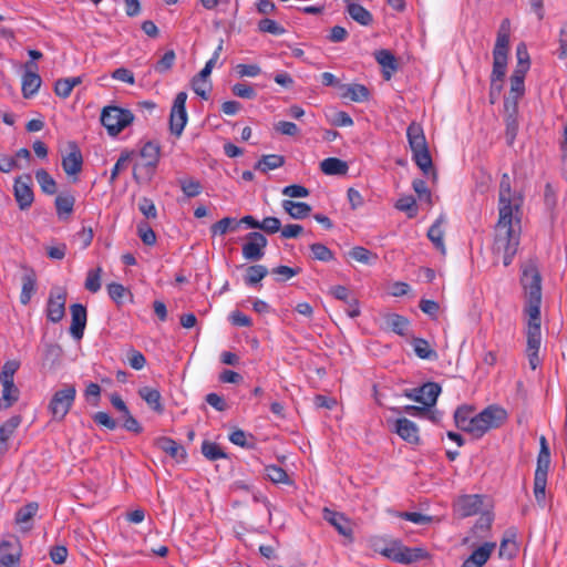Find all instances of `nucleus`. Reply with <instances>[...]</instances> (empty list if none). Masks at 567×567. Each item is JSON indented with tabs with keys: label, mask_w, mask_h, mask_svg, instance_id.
I'll return each instance as SVG.
<instances>
[{
	"label": "nucleus",
	"mask_w": 567,
	"mask_h": 567,
	"mask_svg": "<svg viewBox=\"0 0 567 567\" xmlns=\"http://www.w3.org/2000/svg\"><path fill=\"white\" fill-rule=\"evenodd\" d=\"M66 292L61 288L50 291L47 303V318L53 323L60 322L65 315Z\"/></svg>",
	"instance_id": "10"
},
{
	"label": "nucleus",
	"mask_w": 567,
	"mask_h": 567,
	"mask_svg": "<svg viewBox=\"0 0 567 567\" xmlns=\"http://www.w3.org/2000/svg\"><path fill=\"white\" fill-rule=\"evenodd\" d=\"M21 547L17 539L2 540L0 544V567H19Z\"/></svg>",
	"instance_id": "13"
},
{
	"label": "nucleus",
	"mask_w": 567,
	"mask_h": 567,
	"mask_svg": "<svg viewBox=\"0 0 567 567\" xmlns=\"http://www.w3.org/2000/svg\"><path fill=\"white\" fill-rule=\"evenodd\" d=\"M310 250L313 258L320 261H330L334 258L333 252L323 244H312Z\"/></svg>",
	"instance_id": "52"
},
{
	"label": "nucleus",
	"mask_w": 567,
	"mask_h": 567,
	"mask_svg": "<svg viewBox=\"0 0 567 567\" xmlns=\"http://www.w3.org/2000/svg\"><path fill=\"white\" fill-rule=\"evenodd\" d=\"M393 431L406 443L411 445L420 444L419 426L406 417L398 419L394 422Z\"/></svg>",
	"instance_id": "15"
},
{
	"label": "nucleus",
	"mask_w": 567,
	"mask_h": 567,
	"mask_svg": "<svg viewBox=\"0 0 567 567\" xmlns=\"http://www.w3.org/2000/svg\"><path fill=\"white\" fill-rule=\"evenodd\" d=\"M140 156L142 162L135 163L133 176L137 183L150 182L159 162V144L153 141L146 142L140 151Z\"/></svg>",
	"instance_id": "5"
},
{
	"label": "nucleus",
	"mask_w": 567,
	"mask_h": 567,
	"mask_svg": "<svg viewBox=\"0 0 567 567\" xmlns=\"http://www.w3.org/2000/svg\"><path fill=\"white\" fill-rule=\"evenodd\" d=\"M445 223V217L441 215L430 227L427 231V237L435 246L437 250L442 254H445V245H444V230L443 225Z\"/></svg>",
	"instance_id": "23"
},
{
	"label": "nucleus",
	"mask_w": 567,
	"mask_h": 567,
	"mask_svg": "<svg viewBox=\"0 0 567 567\" xmlns=\"http://www.w3.org/2000/svg\"><path fill=\"white\" fill-rule=\"evenodd\" d=\"M82 155L80 151L73 150L62 159V167L64 172L69 175H76L82 168Z\"/></svg>",
	"instance_id": "29"
},
{
	"label": "nucleus",
	"mask_w": 567,
	"mask_h": 567,
	"mask_svg": "<svg viewBox=\"0 0 567 567\" xmlns=\"http://www.w3.org/2000/svg\"><path fill=\"white\" fill-rule=\"evenodd\" d=\"M39 505L38 503H29L21 507L16 514V522L18 524L29 522L38 512Z\"/></svg>",
	"instance_id": "53"
},
{
	"label": "nucleus",
	"mask_w": 567,
	"mask_h": 567,
	"mask_svg": "<svg viewBox=\"0 0 567 567\" xmlns=\"http://www.w3.org/2000/svg\"><path fill=\"white\" fill-rule=\"evenodd\" d=\"M377 62L384 69H388L386 79H390L391 72L396 70V61L389 50H379L374 53Z\"/></svg>",
	"instance_id": "39"
},
{
	"label": "nucleus",
	"mask_w": 567,
	"mask_h": 567,
	"mask_svg": "<svg viewBox=\"0 0 567 567\" xmlns=\"http://www.w3.org/2000/svg\"><path fill=\"white\" fill-rule=\"evenodd\" d=\"M474 414H475L474 409L468 405H463V406L457 408L456 411L454 412L455 425L460 430L466 432Z\"/></svg>",
	"instance_id": "36"
},
{
	"label": "nucleus",
	"mask_w": 567,
	"mask_h": 567,
	"mask_svg": "<svg viewBox=\"0 0 567 567\" xmlns=\"http://www.w3.org/2000/svg\"><path fill=\"white\" fill-rule=\"evenodd\" d=\"M349 257L357 262L363 265H374L378 260V255L362 246H355L349 251Z\"/></svg>",
	"instance_id": "33"
},
{
	"label": "nucleus",
	"mask_w": 567,
	"mask_h": 567,
	"mask_svg": "<svg viewBox=\"0 0 567 567\" xmlns=\"http://www.w3.org/2000/svg\"><path fill=\"white\" fill-rule=\"evenodd\" d=\"M251 440H252V436L250 434H248L245 431L239 430V429L233 431L229 434V441L233 444L238 445L240 447L251 446V443H250Z\"/></svg>",
	"instance_id": "56"
},
{
	"label": "nucleus",
	"mask_w": 567,
	"mask_h": 567,
	"mask_svg": "<svg viewBox=\"0 0 567 567\" xmlns=\"http://www.w3.org/2000/svg\"><path fill=\"white\" fill-rule=\"evenodd\" d=\"M343 95L353 102H364L369 97V90L362 84H351Z\"/></svg>",
	"instance_id": "46"
},
{
	"label": "nucleus",
	"mask_w": 567,
	"mask_h": 567,
	"mask_svg": "<svg viewBox=\"0 0 567 567\" xmlns=\"http://www.w3.org/2000/svg\"><path fill=\"white\" fill-rule=\"evenodd\" d=\"M175 59L176 55L173 50L166 51L164 55L154 65V71L161 74L169 71L174 65Z\"/></svg>",
	"instance_id": "51"
},
{
	"label": "nucleus",
	"mask_w": 567,
	"mask_h": 567,
	"mask_svg": "<svg viewBox=\"0 0 567 567\" xmlns=\"http://www.w3.org/2000/svg\"><path fill=\"white\" fill-rule=\"evenodd\" d=\"M202 453L209 461H217L220 458H226L227 455L223 451V449L214 442L204 441L202 444Z\"/></svg>",
	"instance_id": "41"
},
{
	"label": "nucleus",
	"mask_w": 567,
	"mask_h": 567,
	"mask_svg": "<svg viewBox=\"0 0 567 567\" xmlns=\"http://www.w3.org/2000/svg\"><path fill=\"white\" fill-rule=\"evenodd\" d=\"M179 185H181L183 193L188 198L198 196L203 190V186H202L200 182H198L194 178L179 179Z\"/></svg>",
	"instance_id": "48"
},
{
	"label": "nucleus",
	"mask_w": 567,
	"mask_h": 567,
	"mask_svg": "<svg viewBox=\"0 0 567 567\" xmlns=\"http://www.w3.org/2000/svg\"><path fill=\"white\" fill-rule=\"evenodd\" d=\"M406 136L413 154V159L424 173H427L432 167V158L422 126L412 122L408 126Z\"/></svg>",
	"instance_id": "4"
},
{
	"label": "nucleus",
	"mask_w": 567,
	"mask_h": 567,
	"mask_svg": "<svg viewBox=\"0 0 567 567\" xmlns=\"http://www.w3.org/2000/svg\"><path fill=\"white\" fill-rule=\"evenodd\" d=\"M138 395L148 404V406L155 412H163V405L161 403V392L151 386H143L138 390Z\"/></svg>",
	"instance_id": "28"
},
{
	"label": "nucleus",
	"mask_w": 567,
	"mask_h": 567,
	"mask_svg": "<svg viewBox=\"0 0 567 567\" xmlns=\"http://www.w3.org/2000/svg\"><path fill=\"white\" fill-rule=\"evenodd\" d=\"M81 83H82L81 76L60 79L54 84V92L58 96H60L62 99H66L71 95V92L74 89V86H76Z\"/></svg>",
	"instance_id": "31"
},
{
	"label": "nucleus",
	"mask_w": 567,
	"mask_h": 567,
	"mask_svg": "<svg viewBox=\"0 0 567 567\" xmlns=\"http://www.w3.org/2000/svg\"><path fill=\"white\" fill-rule=\"evenodd\" d=\"M127 361L131 368L134 370H142L146 364L144 354L135 349L127 351Z\"/></svg>",
	"instance_id": "59"
},
{
	"label": "nucleus",
	"mask_w": 567,
	"mask_h": 567,
	"mask_svg": "<svg viewBox=\"0 0 567 567\" xmlns=\"http://www.w3.org/2000/svg\"><path fill=\"white\" fill-rule=\"evenodd\" d=\"M155 445L172 457H177L178 452L183 450L175 440L167 436L157 437Z\"/></svg>",
	"instance_id": "40"
},
{
	"label": "nucleus",
	"mask_w": 567,
	"mask_h": 567,
	"mask_svg": "<svg viewBox=\"0 0 567 567\" xmlns=\"http://www.w3.org/2000/svg\"><path fill=\"white\" fill-rule=\"evenodd\" d=\"M517 65L514 71H523L527 73L530 68V59L527 47L525 43H519L516 47Z\"/></svg>",
	"instance_id": "45"
},
{
	"label": "nucleus",
	"mask_w": 567,
	"mask_h": 567,
	"mask_svg": "<svg viewBox=\"0 0 567 567\" xmlns=\"http://www.w3.org/2000/svg\"><path fill=\"white\" fill-rule=\"evenodd\" d=\"M412 186L414 192L417 194L420 200L431 203L432 195L430 189L427 188L425 181L415 179L413 181Z\"/></svg>",
	"instance_id": "61"
},
{
	"label": "nucleus",
	"mask_w": 567,
	"mask_h": 567,
	"mask_svg": "<svg viewBox=\"0 0 567 567\" xmlns=\"http://www.w3.org/2000/svg\"><path fill=\"white\" fill-rule=\"evenodd\" d=\"M186 100L187 93L179 92L176 94L173 106L169 115V130L172 134L179 137L185 128L187 123V112H186Z\"/></svg>",
	"instance_id": "9"
},
{
	"label": "nucleus",
	"mask_w": 567,
	"mask_h": 567,
	"mask_svg": "<svg viewBox=\"0 0 567 567\" xmlns=\"http://www.w3.org/2000/svg\"><path fill=\"white\" fill-rule=\"evenodd\" d=\"M258 28L262 32H267L274 35H281L285 33L284 27L271 19H262L258 23Z\"/></svg>",
	"instance_id": "57"
},
{
	"label": "nucleus",
	"mask_w": 567,
	"mask_h": 567,
	"mask_svg": "<svg viewBox=\"0 0 567 567\" xmlns=\"http://www.w3.org/2000/svg\"><path fill=\"white\" fill-rule=\"evenodd\" d=\"M507 419L505 409L498 405H489L480 413H475L466 430L472 436L482 437L491 429L501 426Z\"/></svg>",
	"instance_id": "3"
},
{
	"label": "nucleus",
	"mask_w": 567,
	"mask_h": 567,
	"mask_svg": "<svg viewBox=\"0 0 567 567\" xmlns=\"http://www.w3.org/2000/svg\"><path fill=\"white\" fill-rule=\"evenodd\" d=\"M496 546L497 545L495 542H485L476 549H474L468 557L472 558V560H475L478 566L483 567L496 549Z\"/></svg>",
	"instance_id": "32"
},
{
	"label": "nucleus",
	"mask_w": 567,
	"mask_h": 567,
	"mask_svg": "<svg viewBox=\"0 0 567 567\" xmlns=\"http://www.w3.org/2000/svg\"><path fill=\"white\" fill-rule=\"evenodd\" d=\"M406 546L400 539L389 538L386 547L383 549V557L398 563L405 564Z\"/></svg>",
	"instance_id": "20"
},
{
	"label": "nucleus",
	"mask_w": 567,
	"mask_h": 567,
	"mask_svg": "<svg viewBox=\"0 0 567 567\" xmlns=\"http://www.w3.org/2000/svg\"><path fill=\"white\" fill-rule=\"evenodd\" d=\"M505 118L506 123V137L509 144H512L517 135L518 130V122H517V109L515 112L513 111V107H509Z\"/></svg>",
	"instance_id": "43"
},
{
	"label": "nucleus",
	"mask_w": 567,
	"mask_h": 567,
	"mask_svg": "<svg viewBox=\"0 0 567 567\" xmlns=\"http://www.w3.org/2000/svg\"><path fill=\"white\" fill-rule=\"evenodd\" d=\"M456 513L462 517H468L477 514L483 507V497L481 495H462L455 503Z\"/></svg>",
	"instance_id": "16"
},
{
	"label": "nucleus",
	"mask_w": 567,
	"mask_h": 567,
	"mask_svg": "<svg viewBox=\"0 0 567 567\" xmlns=\"http://www.w3.org/2000/svg\"><path fill=\"white\" fill-rule=\"evenodd\" d=\"M282 208L295 219H302L311 212V207L307 203L293 202L290 199L282 200Z\"/></svg>",
	"instance_id": "26"
},
{
	"label": "nucleus",
	"mask_w": 567,
	"mask_h": 567,
	"mask_svg": "<svg viewBox=\"0 0 567 567\" xmlns=\"http://www.w3.org/2000/svg\"><path fill=\"white\" fill-rule=\"evenodd\" d=\"M37 279L33 272L25 274L22 277V289L20 295V301L22 305H28L35 292Z\"/></svg>",
	"instance_id": "35"
},
{
	"label": "nucleus",
	"mask_w": 567,
	"mask_h": 567,
	"mask_svg": "<svg viewBox=\"0 0 567 567\" xmlns=\"http://www.w3.org/2000/svg\"><path fill=\"white\" fill-rule=\"evenodd\" d=\"M137 229L138 236L145 245L152 246L156 243V235L147 224H140Z\"/></svg>",
	"instance_id": "62"
},
{
	"label": "nucleus",
	"mask_w": 567,
	"mask_h": 567,
	"mask_svg": "<svg viewBox=\"0 0 567 567\" xmlns=\"http://www.w3.org/2000/svg\"><path fill=\"white\" fill-rule=\"evenodd\" d=\"M320 168L326 175H346L349 166L340 158L328 157L320 163Z\"/></svg>",
	"instance_id": "25"
},
{
	"label": "nucleus",
	"mask_w": 567,
	"mask_h": 567,
	"mask_svg": "<svg viewBox=\"0 0 567 567\" xmlns=\"http://www.w3.org/2000/svg\"><path fill=\"white\" fill-rule=\"evenodd\" d=\"M76 396V389L73 384H63L55 391L48 404V411L52 421L61 422L72 409Z\"/></svg>",
	"instance_id": "6"
},
{
	"label": "nucleus",
	"mask_w": 567,
	"mask_h": 567,
	"mask_svg": "<svg viewBox=\"0 0 567 567\" xmlns=\"http://www.w3.org/2000/svg\"><path fill=\"white\" fill-rule=\"evenodd\" d=\"M285 163V159L281 155L269 154L264 155L261 159L257 164V168H260L262 172L276 169L281 167Z\"/></svg>",
	"instance_id": "44"
},
{
	"label": "nucleus",
	"mask_w": 567,
	"mask_h": 567,
	"mask_svg": "<svg viewBox=\"0 0 567 567\" xmlns=\"http://www.w3.org/2000/svg\"><path fill=\"white\" fill-rule=\"evenodd\" d=\"M558 43V58L565 60L567 58V23L560 28Z\"/></svg>",
	"instance_id": "64"
},
{
	"label": "nucleus",
	"mask_w": 567,
	"mask_h": 567,
	"mask_svg": "<svg viewBox=\"0 0 567 567\" xmlns=\"http://www.w3.org/2000/svg\"><path fill=\"white\" fill-rule=\"evenodd\" d=\"M74 203L75 198L70 193L58 195L55 198V208L59 218H68L73 212Z\"/></svg>",
	"instance_id": "27"
},
{
	"label": "nucleus",
	"mask_w": 567,
	"mask_h": 567,
	"mask_svg": "<svg viewBox=\"0 0 567 567\" xmlns=\"http://www.w3.org/2000/svg\"><path fill=\"white\" fill-rule=\"evenodd\" d=\"M267 246V238L261 233H250L247 243L243 246V256L247 260H259L264 257V248Z\"/></svg>",
	"instance_id": "12"
},
{
	"label": "nucleus",
	"mask_w": 567,
	"mask_h": 567,
	"mask_svg": "<svg viewBox=\"0 0 567 567\" xmlns=\"http://www.w3.org/2000/svg\"><path fill=\"white\" fill-rule=\"evenodd\" d=\"M133 153L130 152H123L120 157L117 158L115 165L113 166L111 171V181L114 182L121 171L125 169L131 161V156Z\"/></svg>",
	"instance_id": "58"
},
{
	"label": "nucleus",
	"mask_w": 567,
	"mask_h": 567,
	"mask_svg": "<svg viewBox=\"0 0 567 567\" xmlns=\"http://www.w3.org/2000/svg\"><path fill=\"white\" fill-rule=\"evenodd\" d=\"M35 178L43 193L48 195H53L56 193V183L47 171H37Z\"/></svg>",
	"instance_id": "38"
},
{
	"label": "nucleus",
	"mask_w": 567,
	"mask_h": 567,
	"mask_svg": "<svg viewBox=\"0 0 567 567\" xmlns=\"http://www.w3.org/2000/svg\"><path fill=\"white\" fill-rule=\"evenodd\" d=\"M520 285L525 297V352L530 369L535 370L542 363L539 350L543 341L540 317L542 276L535 264L529 262L523 266Z\"/></svg>",
	"instance_id": "2"
},
{
	"label": "nucleus",
	"mask_w": 567,
	"mask_h": 567,
	"mask_svg": "<svg viewBox=\"0 0 567 567\" xmlns=\"http://www.w3.org/2000/svg\"><path fill=\"white\" fill-rule=\"evenodd\" d=\"M267 477L274 483H287L288 474L278 465H268L265 468Z\"/></svg>",
	"instance_id": "55"
},
{
	"label": "nucleus",
	"mask_w": 567,
	"mask_h": 567,
	"mask_svg": "<svg viewBox=\"0 0 567 567\" xmlns=\"http://www.w3.org/2000/svg\"><path fill=\"white\" fill-rule=\"evenodd\" d=\"M13 190L20 209L29 208L34 199L30 175L18 177L14 181Z\"/></svg>",
	"instance_id": "14"
},
{
	"label": "nucleus",
	"mask_w": 567,
	"mask_h": 567,
	"mask_svg": "<svg viewBox=\"0 0 567 567\" xmlns=\"http://www.w3.org/2000/svg\"><path fill=\"white\" fill-rule=\"evenodd\" d=\"M414 353L423 360H436L437 353L430 343L422 338H414L411 342Z\"/></svg>",
	"instance_id": "30"
},
{
	"label": "nucleus",
	"mask_w": 567,
	"mask_h": 567,
	"mask_svg": "<svg viewBox=\"0 0 567 567\" xmlns=\"http://www.w3.org/2000/svg\"><path fill=\"white\" fill-rule=\"evenodd\" d=\"M525 76L526 73L523 71H514L511 76V101L507 99L505 101V110L508 111L509 107H513V111L517 109V101L519 97H522L525 93Z\"/></svg>",
	"instance_id": "17"
},
{
	"label": "nucleus",
	"mask_w": 567,
	"mask_h": 567,
	"mask_svg": "<svg viewBox=\"0 0 567 567\" xmlns=\"http://www.w3.org/2000/svg\"><path fill=\"white\" fill-rule=\"evenodd\" d=\"M386 324L400 336H404L409 326V321L403 316L391 313L386 317Z\"/></svg>",
	"instance_id": "47"
},
{
	"label": "nucleus",
	"mask_w": 567,
	"mask_h": 567,
	"mask_svg": "<svg viewBox=\"0 0 567 567\" xmlns=\"http://www.w3.org/2000/svg\"><path fill=\"white\" fill-rule=\"evenodd\" d=\"M20 368V361L18 360H9L4 362L1 373L0 381H10L14 382V374Z\"/></svg>",
	"instance_id": "54"
},
{
	"label": "nucleus",
	"mask_w": 567,
	"mask_h": 567,
	"mask_svg": "<svg viewBox=\"0 0 567 567\" xmlns=\"http://www.w3.org/2000/svg\"><path fill=\"white\" fill-rule=\"evenodd\" d=\"M134 120L131 111L117 106H106L101 114V122L112 136L121 133Z\"/></svg>",
	"instance_id": "7"
},
{
	"label": "nucleus",
	"mask_w": 567,
	"mask_h": 567,
	"mask_svg": "<svg viewBox=\"0 0 567 567\" xmlns=\"http://www.w3.org/2000/svg\"><path fill=\"white\" fill-rule=\"evenodd\" d=\"M346 2L347 11L354 21L362 25H369L372 22V14L365 8L354 0H346Z\"/></svg>",
	"instance_id": "24"
},
{
	"label": "nucleus",
	"mask_w": 567,
	"mask_h": 567,
	"mask_svg": "<svg viewBox=\"0 0 567 567\" xmlns=\"http://www.w3.org/2000/svg\"><path fill=\"white\" fill-rule=\"evenodd\" d=\"M49 556L54 564L61 565L66 560L68 548L63 545H55L50 549Z\"/></svg>",
	"instance_id": "63"
},
{
	"label": "nucleus",
	"mask_w": 567,
	"mask_h": 567,
	"mask_svg": "<svg viewBox=\"0 0 567 567\" xmlns=\"http://www.w3.org/2000/svg\"><path fill=\"white\" fill-rule=\"evenodd\" d=\"M101 267L89 270L84 284L85 289L93 293L97 292L101 289Z\"/></svg>",
	"instance_id": "49"
},
{
	"label": "nucleus",
	"mask_w": 567,
	"mask_h": 567,
	"mask_svg": "<svg viewBox=\"0 0 567 567\" xmlns=\"http://www.w3.org/2000/svg\"><path fill=\"white\" fill-rule=\"evenodd\" d=\"M417 393L420 394V403L424 408H430L436 403L437 396L441 393V386L437 383L427 382L417 388Z\"/></svg>",
	"instance_id": "22"
},
{
	"label": "nucleus",
	"mask_w": 567,
	"mask_h": 567,
	"mask_svg": "<svg viewBox=\"0 0 567 567\" xmlns=\"http://www.w3.org/2000/svg\"><path fill=\"white\" fill-rule=\"evenodd\" d=\"M2 385V393L0 399V411L8 410L19 400L20 391L14 384V382L10 381H0Z\"/></svg>",
	"instance_id": "21"
},
{
	"label": "nucleus",
	"mask_w": 567,
	"mask_h": 567,
	"mask_svg": "<svg viewBox=\"0 0 567 567\" xmlns=\"http://www.w3.org/2000/svg\"><path fill=\"white\" fill-rule=\"evenodd\" d=\"M25 71L22 75V95L30 99L35 95L41 86L42 80L38 74V64L33 61L25 63Z\"/></svg>",
	"instance_id": "11"
},
{
	"label": "nucleus",
	"mask_w": 567,
	"mask_h": 567,
	"mask_svg": "<svg viewBox=\"0 0 567 567\" xmlns=\"http://www.w3.org/2000/svg\"><path fill=\"white\" fill-rule=\"evenodd\" d=\"M70 309L72 316L70 333L74 339L80 340L86 326V309L81 303H74Z\"/></svg>",
	"instance_id": "19"
},
{
	"label": "nucleus",
	"mask_w": 567,
	"mask_h": 567,
	"mask_svg": "<svg viewBox=\"0 0 567 567\" xmlns=\"http://www.w3.org/2000/svg\"><path fill=\"white\" fill-rule=\"evenodd\" d=\"M507 59L508 56L506 55H493V70L491 75L492 86H494L496 82H501L505 76Z\"/></svg>",
	"instance_id": "37"
},
{
	"label": "nucleus",
	"mask_w": 567,
	"mask_h": 567,
	"mask_svg": "<svg viewBox=\"0 0 567 567\" xmlns=\"http://www.w3.org/2000/svg\"><path fill=\"white\" fill-rule=\"evenodd\" d=\"M550 466V454L538 453L534 477V495L538 504L544 505L546 498L547 476Z\"/></svg>",
	"instance_id": "8"
},
{
	"label": "nucleus",
	"mask_w": 567,
	"mask_h": 567,
	"mask_svg": "<svg viewBox=\"0 0 567 567\" xmlns=\"http://www.w3.org/2000/svg\"><path fill=\"white\" fill-rule=\"evenodd\" d=\"M523 202V196L512 189L509 175L503 174L498 192V220L492 249L505 267L512 264L519 246Z\"/></svg>",
	"instance_id": "1"
},
{
	"label": "nucleus",
	"mask_w": 567,
	"mask_h": 567,
	"mask_svg": "<svg viewBox=\"0 0 567 567\" xmlns=\"http://www.w3.org/2000/svg\"><path fill=\"white\" fill-rule=\"evenodd\" d=\"M515 538L516 533L511 532L507 536H505L502 539L498 551L501 558L511 559L516 556L518 546Z\"/></svg>",
	"instance_id": "34"
},
{
	"label": "nucleus",
	"mask_w": 567,
	"mask_h": 567,
	"mask_svg": "<svg viewBox=\"0 0 567 567\" xmlns=\"http://www.w3.org/2000/svg\"><path fill=\"white\" fill-rule=\"evenodd\" d=\"M323 518L331 524L340 535L352 539V527L349 519L339 512L331 511L329 508L323 509Z\"/></svg>",
	"instance_id": "18"
},
{
	"label": "nucleus",
	"mask_w": 567,
	"mask_h": 567,
	"mask_svg": "<svg viewBox=\"0 0 567 567\" xmlns=\"http://www.w3.org/2000/svg\"><path fill=\"white\" fill-rule=\"evenodd\" d=\"M268 274V270L262 265L249 266L245 276V282L248 286H254L261 281Z\"/></svg>",
	"instance_id": "42"
},
{
	"label": "nucleus",
	"mask_w": 567,
	"mask_h": 567,
	"mask_svg": "<svg viewBox=\"0 0 567 567\" xmlns=\"http://www.w3.org/2000/svg\"><path fill=\"white\" fill-rule=\"evenodd\" d=\"M430 553L424 547H408L405 549V564L410 565L415 561L430 558Z\"/></svg>",
	"instance_id": "50"
},
{
	"label": "nucleus",
	"mask_w": 567,
	"mask_h": 567,
	"mask_svg": "<svg viewBox=\"0 0 567 567\" xmlns=\"http://www.w3.org/2000/svg\"><path fill=\"white\" fill-rule=\"evenodd\" d=\"M231 91L233 93L238 96V97H241V99H248V100H252L256 97L257 93L256 91L254 90L252 86L246 84V83H236L233 87H231Z\"/></svg>",
	"instance_id": "60"
}]
</instances>
